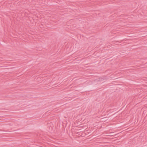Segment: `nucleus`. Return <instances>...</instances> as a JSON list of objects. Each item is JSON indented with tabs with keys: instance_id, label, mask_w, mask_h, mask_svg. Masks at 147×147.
<instances>
[{
	"instance_id": "1",
	"label": "nucleus",
	"mask_w": 147,
	"mask_h": 147,
	"mask_svg": "<svg viewBox=\"0 0 147 147\" xmlns=\"http://www.w3.org/2000/svg\"><path fill=\"white\" fill-rule=\"evenodd\" d=\"M100 79H101V80L102 81L103 80V79L102 78H100Z\"/></svg>"
}]
</instances>
